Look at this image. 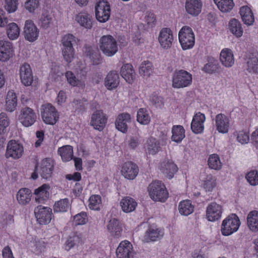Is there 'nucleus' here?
Wrapping results in <instances>:
<instances>
[{
  "label": "nucleus",
  "mask_w": 258,
  "mask_h": 258,
  "mask_svg": "<svg viewBox=\"0 0 258 258\" xmlns=\"http://www.w3.org/2000/svg\"><path fill=\"white\" fill-rule=\"evenodd\" d=\"M78 39L74 35L68 34L61 39L60 47L64 59L68 62H71L74 58L75 50L73 45L77 42Z\"/></svg>",
  "instance_id": "f257e3e1"
},
{
  "label": "nucleus",
  "mask_w": 258,
  "mask_h": 258,
  "mask_svg": "<svg viewBox=\"0 0 258 258\" xmlns=\"http://www.w3.org/2000/svg\"><path fill=\"white\" fill-rule=\"evenodd\" d=\"M150 198L155 201L165 202L168 197V192L165 185L160 181H154L148 187Z\"/></svg>",
  "instance_id": "f03ea898"
},
{
  "label": "nucleus",
  "mask_w": 258,
  "mask_h": 258,
  "mask_svg": "<svg viewBox=\"0 0 258 258\" xmlns=\"http://www.w3.org/2000/svg\"><path fill=\"white\" fill-rule=\"evenodd\" d=\"M99 48L106 56H113L118 51L116 39L110 35H104L99 40Z\"/></svg>",
  "instance_id": "7ed1b4c3"
},
{
  "label": "nucleus",
  "mask_w": 258,
  "mask_h": 258,
  "mask_svg": "<svg viewBox=\"0 0 258 258\" xmlns=\"http://www.w3.org/2000/svg\"><path fill=\"white\" fill-rule=\"evenodd\" d=\"M192 75L188 72L180 70L175 71L172 77V86L180 89L189 86L192 83Z\"/></svg>",
  "instance_id": "20e7f679"
},
{
  "label": "nucleus",
  "mask_w": 258,
  "mask_h": 258,
  "mask_svg": "<svg viewBox=\"0 0 258 258\" xmlns=\"http://www.w3.org/2000/svg\"><path fill=\"white\" fill-rule=\"evenodd\" d=\"M240 225L238 217L235 214L228 216L222 222L221 231L224 236H229L236 232Z\"/></svg>",
  "instance_id": "39448f33"
},
{
  "label": "nucleus",
  "mask_w": 258,
  "mask_h": 258,
  "mask_svg": "<svg viewBox=\"0 0 258 258\" xmlns=\"http://www.w3.org/2000/svg\"><path fill=\"white\" fill-rule=\"evenodd\" d=\"M41 114L43 121L46 124L53 125L58 120L59 114L50 103L41 106Z\"/></svg>",
  "instance_id": "423d86ee"
},
{
  "label": "nucleus",
  "mask_w": 258,
  "mask_h": 258,
  "mask_svg": "<svg viewBox=\"0 0 258 258\" xmlns=\"http://www.w3.org/2000/svg\"><path fill=\"white\" fill-rule=\"evenodd\" d=\"M179 40L183 49L192 48L195 44V35L191 28L188 26H183L178 34Z\"/></svg>",
  "instance_id": "0eeeda50"
},
{
  "label": "nucleus",
  "mask_w": 258,
  "mask_h": 258,
  "mask_svg": "<svg viewBox=\"0 0 258 258\" xmlns=\"http://www.w3.org/2000/svg\"><path fill=\"white\" fill-rule=\"evenodd\" d=\"M96 17L98 21L104 23L108 20L110 15V8L108 2L104 0L98 2L95 7Z\"/></svg>",
  "instance_id": "6e6552de"
},
{
  "label": "nucleus",
  "mask_w": 258,
  "mask_h": 258,
  "mask_svg": "<svg viewBox=\"0 0 258 258\" xmlns=\"http://www.w3.org/2000/svg\"><path fill=\"white\" fill-rule=\"evenodd\" d=\"M34 213L40 224H48L51 220L52 210L49 207L39 206L35 208Z\"/></svg>",
  "instance_id": "1a4fd4ad"
},
{
  "label": "nucleus",
  "mask_w": 258,
  "mask_h": 258,
  "mask_svg": "<svg viewBox=\"0 0 258 258\" xmlns=\"http://www.w3.org/2000/svg\"><path fill=\"white\" fill-rule=\"evenodd\" d=\"M24 152L23 146L22 144L16 141H10L7 147L6 157L14 159H17L21 157Z\"/></svg>",
  "instance_id": "9d476101"
},
{
  "label": "nucleus",
  "mask_w": 258,
  "mask_h": 258,
  "mask_svg": "<svg viewBox=\"0 0 258 258\" xmlns=\"http://www.w3.org/2000/svg\"><path fill=\"white\" fill-rule=\"evenodd\" d=\"M164 235L163 231L156 225L149 226L143 236L142 241L144 242L156 241L160 239Z\"/></svg>",
  "instance_id": "9b49d317"
},
{
  "label": "nucleus",
  "mask_w": 258,
  "mask_h": 258,
  "mask_svg": "<svg viewBox=\"0 0 258 258\" xmlns=\"http://www.w3.org/2000/svg\"><path fill=\"white\" fill-rule=\"evenodd\" d=\"M107 117L102 110L95 111L91 116L90 125L95 130L102 131L105 126Z\"/></svg>",
  "instance_id": "f8f14e48"
},
{
  "label": "nucleus",
  "mask_w": 258,
  "mask_h": 258,
  "mask_svg": "<svg viewBox=\"0 0 258 258\" xmlns=\"http://www.w3.org/2000/svg\"><path fill=\"white\" fill-rule=\"evenodd\" d=\"M19 118L24 126L29 127L35 122L36 115L32 109L25 107L21 109Z\"/></svg>",
  "instance_id": "ddd939ff"
},
{
  "label": "nucleus",
  "mask_w": 258,
  "mask_h": 258,
  "mask_svg": "<svg viewBox=\"0 0 258 258\" xmlns=\"http://www.w3.org/2000/svg\"><path fill=\"white\" fill-rule=\"evenodd\" d=\"M159 42L161 46L164 49H168L172 45L174 40L173 32L168 28L161 29L158 37Z\"/></svg>",
  "instance_id": "4468645a"
},
{
  "label": "nucleus",
  "mask_w": 258,
  "mask_h": 258,
  "mask_svg": "<svg viewBox=\"0 0 258 258\" xmlns=\"http://www.w3.org/2000/svg\"><path fill=\"white\" fill-rule=\"evenodd\" d=\"M39 30L31 20L25 21L24 35L25 39L30 42L35 41L38 37Z\"/></svg>",
  "instance_id": "2eb2a0df"
},
{
  "label": "nucleus",
  "mask_w": 258,
  "mask_h": 258,
  "mask_svg": "<svg viewBox=\"0 0 258 258\" xmlns=\"http://www.w3.org/2000/svg\"><path fill=\"white\" fill-rule=\"evenodd\" d=\"M116 253L117 258H133L134 253L132 244L126 240L121 242Z\"/></svg>",
  "instance_id": "dca6fc26"
},
{
  "label": "nucleus",
  "mask_w": 258,
  "mask_h": 258,
  "mask_svg": "<svg viewBox=\"0 0 258 258\" xmlns=\"http://www.w3.org/2000/svg\"><path fill=\"white\" fill-rule=\"evenodd\" d=\"M205 120L206 117L204 114L201 112L196 113L193 116L190 125L192 132L196 134L203 133Z\"/></svg>",
  "instance_id": "f3484780"
},
{
  "label": "nucleus",
  "mask_w": 258,
  "mask_h": 258,
  "mask_svg": "<svg viewBox=\"0 0 258 258\" xmlns=\"http://www.w3.org/2000/svg\"><path fill=\"white\" fill-rule=\"evenodd\" d=\"M50 187L48 184H43L35 190V201L38 204H44L49 198Z\"/></svg>",
  "instance_id": "a211bd4d"
},
{
  "label": "nucleus",
  "mask_w": 258,
  "mask_h": 258,
  "mask_svg": "<svg viewBox=\"0 0 258 258\" xmlns=\"http://www.w3.org/2000/svg\"><path fill=\"white\" fill-rule=\"evenodd\" d=\"M14 55V50L11 42L6 40H0V60L6 61Z\"/></svg>",
  "instance_id": "6ab92c4d"
},
{
  "label": "nucleus",
  "mask_w": 258,
  "mask_h": 258,
  "mask_svg": "<svg viewBox=\"0 0 258 258\" xmlns=\"http://www.w3.org/2000/svg\"><path fill=\"white\" fill-rule=\"evenodd\" d=\"M215 126L219 133H227L230 127L229 118L223 113L217 114L215 117Z\"/></svg>",
  "instance_id": "aec40b11"
},
{
  "label": "nucleus",
  "mask_w": 258,
  "mask_h": 258,
  "mask_svg": "<svg viewBox=\"0 0 258 258\" xmlns=\"http://www.w3.org/2000/svg\"><path fill=\"white\" fill-rule=\"evenodd\" d=\"M20 76L21 82L25 86H30L33 81L32 72L28 63L23 64L20 69Z\"/></svg>",
  "instance_id": "412c9836"
},
{
  "label": "nucleus",
  "mask_w": 258,
  "mask_h": 258,
  "mask_svg": "<svg viewBox=\"0 0 258 258\" xmlns=\"http://www.w3.org/2000/svg\"><path fill=\"white\" fill-rule=\"evenodd\" d=\"M138 166L132 162L124 163L121 168V174L126 179H133L138 175Z\"/></svg>",
  "instance_id": "4be33fe9"
},
{
  "label": "nucleus",
  "mask_w": 258,
  "mask_h": 258,
  "mask_svg": "<svg viewBox=\"0 0 258 258\" xmlns=\"http://www.w3.org/2000/svg\"><path fill=\"white\" fill-rule=\"evenodd\" d=\"M131 122V115L127 113H122L116 117L115 122V127L119 131L125 133L127 131L128 123Z\"/></svg>",
  "instance_id": "5701e85b"
},
{
  "label": "nucleus",
  "mask_w": 258,
  "mask_h": 258,
  "mask_svg": "<svg viewBox=\"0 0 258 258\" xmlns=\"http://www.w3.org/2000/svg\"><path fill=\"white\" fill-rule=\"evenodd\" d=\"M222 208L216 203H211L207 208V217L209 221H215L221 217Z\"/></svg>",
  "instance_id": "b1692460"
},
{
  "label": "nucleus",
  "mask_w": 258,
  "mask_h": 258,
  "mask_svg": "<svg viewBox=\"0 0 258 258\" xmlns=\"http://www.w3.org/2000/svg\"><path fill=\"white\" fill-rule=\"evenodd\" d=\"M161 171L169 179L172 178L177 171L176 165L171 160H166L160 164L159 167Z\"/></svg>",
  "instance_id": "393cba45"
},
{
  "label": "nucleus",
  "mask_w": 258,
  "mask_h": 258,
  "mask_svg": "<svg viewBox=\"0 0 258 258\" xmlns=\"http://www.w3.org/2000/svg\"><path fill=\"white\" fill-rule=\"evenodd\" d=\"M68 83L73 87H84L85 86V76H76L72 72L67 71L65 74Z\"/></svg>",
  "instance_id": "a878e982"
},
{
  "label": "nucleus",
  "mask_w": 258,
  "mask_h": 258,
  "mask_svg": "<svg viewBox=\"0 0 258 258\" xmlns=\"http://www.w3.org/2000/svg\"><path fill=\"white\" fill-rule=\"evenodd\" d=\"M75 20L81 26L90 29L93 25V18L86 12H80L75 17Z\"/></svg>",
  "instance_id": "bb28decb"
},
{
  "label": "nucleus",
  "mask_w": 258,
  "mask_h": 258,
  "mask_svg": "<svg viewBox=\"0 0 258 258\" xmlns=\"http://www.w3.org/2000/svg\"><path fill=\"white\" fill-rule=\"evenodd\" d=\"M119 83V77L117 72L112 71L106 76L105 79V86L108 90L116 88Z\"/></svg>",
  "instance_id": "cd10ccee"
},
{
  "label": "nucleus",
  "mask_w": 258,
  "mask_h": 258,
  "mask_svg": "<svg viewBox=\"0 0 258 258\" xmlns=\"http://www.w3.org/2000/svg\"><path fill=\"white\" fill-rule=\"evenodd\" d=\"M32 192L30 189L28 188H22L18 191L16 198L19 205L25 206L28 204L31 201Z\"/></svg>",
  "instance_id": "c85d7f7f"
},
{
  "label": "nucleus",
  "mask_w": 258,
  "mask_h": 258,
  "mask_svg": "<svg viewBox=\"0 0 258 258\" xmlns=\"http://www.w3.org/2000/svg\"><path fill=\"white\" fill-rule=\"evenodd\" d=\"M120 74L123 78L130 84H132L136 78V73L133 66L126 63L122 66L120 69Z\"/></svg>",
  "instance_id": "c756f323"
},
{
  "label": "nucleus",
  "mask_w": 258,
  "mask_h": 258,
  "mask_svg": "<svg viewBox=\"0 0 258 258\" xmlns=\"http://www.w3.org/2000/svg\"><path fill=\"white\" fill-rule=\"evenodd\" d=\"M220 59L222 64L226 68L231 67L234 63L232 51L228 48L223 49L220 55Z\"/></svg>",
  "instance_id": "7c9ffc66"
},
{
  "label": "nucleus",
  "mask_w": 258,
  "mask_h": 258,
  "mask_svg": "<svg viewBox=\"0 0 258 258\" xmlns=\"http://www.w3.org/2000/svg\"><path fill=\"white\" fill-rule=\"evenodd\" d=\"M201 0H186L185 9L187 12L194 16H197L201 11Z\"/></svg>",
  "instance_id": "2f4dec72"
},
{
  "label": "nucleus",
  "mask_w": 258,
  "mask_h": 258,
  "mask_svg": "<svg viewBox=\"0 0 258 258\" xmlns=\"http://www.w3.org/2000/svg\"><path fill=\"white\" fill-rule=\"evenodd\" d=\"M82 242V234L77 232H73L66 242V249L69 250L74 246L81 244Z\"/></svg>",
  "instance_id": "473e14b6"
},
{
  "label": "nucleus",
  "mask_w": 258,
  "mask_h": 258,
  "mask_svg": "<svg viewBox=\"0 0 258 258\" xmlns=\"http://www.w3.org/2000/svg\"><path fill=\"white\" fill-rule=\"evenodd\" d=\"M240 14L243 23L247 26L253 24L254 18L251 9L247 6H243L240 9Z\"/></svg>",
  "instance_id": "72a5a7b5"
},
{
  "label": "nucleus",
  "mask_w": 258,
  "mask_h": 258,
  "mask_svg": "<svg viewBox=\"0 0 258 258\" xmlns=\"http://www.w3.org/2000/svg\"><path fill=\"white\" fill-rule=\"evenodd\" d=\"M52 169L53 165L50 160L45 159L41 162L39 173L43 178L47 179L51 177Z\"/></svg>",
  "instance_id": "f704fd0d"
},
{
  "label": "nucleus",
  "mask_w": 258,
  "mask_h": 258,
  "mask_svg": "<svg viewBox=\"0 0 258 258\" xmlns=\"http://www.w3.org/2000/svg\"><path fill=\"white\" fill-rule=\"evenodd\" d=\"M120 205L124 212L130 213L136 209L137 203L132 198L126 197L121 200Z\"/></svg>",
  "instance_id": "c9c22d12"
},
{
  "label": "nucleus",
  "mask_w": 258,
  "mask_h": 258,
  "mask_svg": "<svg viewBox=\"0 0 258 258\" xmlns=\"http://www.w3.org/2000/svg\"><path fill=\"white\" fill-rule=\"evenodd\" d=\"M247 225L248 228L252 232L258 231V212H250L247 216Z\"/></svg>",
  "instance_id": "e433bc0d"
},
{
  "label": "nucleus",
  "mask_w": 258,
  "mask_h": 258,
  "mask_svg": "<svg viewBox=\"0 0 258 258\" xmlns=\"http://www.w3.org/2000/svg\"><path fill=\"white\" fill-rule=\"evenodd\" d=\"M107 229L110 234L116 237L121 235L122 228L118 220L114 218L111 219L107 225Z\"/></svg>",
  "instance_id": "4c0bfd02"
},
{
  "label": "nucleus",
  "mask_w": 258,
  "mask_h": 258,
  "mask_svg": "<svg viewBox=\"0 0 258 258\" xmlns=\"http://www.w3.org/2000/svg\"><path fill=\"white\" fill-rule=\"evenodd\" d=\"M247 70L249 73H258V53L249 54L247 61Z\"/></svg>",
  "instance_id": "58836bf2"
},
{
  "label": "nucleus",
  "mask_w": 258,
  "mask_h": 258,
  "mask_svg": "<svg viewBox=\"0 0 258 258\" xmlns=\"http://www.w3.org/2000/svg\"><path fill=\"white\" fill-rule=\"evenodd\" d=\"M17 105V98L15 93L13 91L8 92L6 101V109L9 112L14 111Z\"/></svg>",
  "instance_id": "ea45409f"
},
{
  "label": "nucleus",
  "mask_w": 258,
  "mask_h": 258,
  "mask_svg": "<svg viewBox=\"0 0 258 258\" xmlns=\"http://www.w3.org/2000/svg\"><path fill=\"white\" fill-rule=\"evenodd\" d=\"M230 31L236 37H240L243 34V29L240 22L235 19H231L229 22Z\"/></svg>",
  "instance_id": "a19ab883"
},
{
  "label": "nucleus",
  "mask_w": 258,
  "mask_h": 258,
  "mask_svg": "<svg viewBox=\"0 0 258 258\" xmlns=\"http://www.w3.org/2000/svg\"><path fill=\"white\" fill-rule=\"evenodd\" d=\"M172 140L177 143L181 142L185 137V131L181 125L173 126L172 129Z\"/></svg>",
  "instance_id": "79ce46f5"
},
{
  "label": "nucleus",
  "mask_w": 258,
  "mask_h": 258,
  "mask_svg": "<svg viewBox=\"0 0 258 258\" xmlns=\"http://www.w3.org/2000/svg\"><path fill=\"white\" fill-rule=\"evenodd\" d=\"M153 71V66L151 62L147 60L143 61L139 69V74L141 76L148 78L152 74Z\"/></svg>",
  "instance_id": "37998d69"
},
{
  "label": "nucleus",
  "mask_w": 258,
  "mask_h": 258,
  "mask_svg": "<svg viewBox=\"0 0 258 258\" xmlns=\"http://www.w3.org/2000/svg\"><path fill=\"white\" fill-rule=\"evenodd\" d=\"M179 213L184 216H188L194 211V206L189 200L181 201L178 206Z\"/></svg>",
  "instance_id": "c03bdc74"
},
{
  "label": "nucleus",
  "mask_w": 258,
  "mask_h": 258,
  "mask_svg": "<svg viewBox=\"0 0 258 258\" xmlns=\"http://www.w3.org/2000/svg\"><path fill=\"white\" fill-rule=\"evenodd\" d=\"M218 9L222 12H230L234 7L233 0H214Z\"/></svg>",
  "instance_id": "a18cd8bd"
},
{
  "label": "nucleus",
  "mask_w": 258,
  "mask_h": 258,
  "mask_svg": "<svg viewBox=\"0 0 258 258\" xmlns=\"http://www.w3.org/2000/svg\"><path fill=\"white\" fill-rule=\"evenodd\" d=\"M58 153L64 161H69L73 158V149L71 146L67 145L59 148Z\"/></svg>",
  "instance_id": "49530a36"
},
{
  "label": "nucleus",
  "mask_w": 258,
  "mask_h": 258,
  "mask_svg": "<svg viewBox=\"0 0 258 258\" xmlns=\"http://www.w3.org/2000/svg\"><path fill=\"white\" fill-rule=\"evenodd\" d=\"M7 34L11 40L16 39L20 35V29L15 23H10L8 25Z\"/></svg>",
  "instance_id": "de8ad7c7"
},
{
  "label": "nucleus",
  "mask_w": 258,
  "mask_h": 258,
  "mask_svg": "<svg viewBox=\"0 0 258 258\" xmlns=\"http://www.w3.org/2000/svg\"><path fill=\"white\" fill-rule=\"evenodd\" d=\"M137 120L142 124H148L151 120L148 111L146 109L140 108L137 112Z\"/></svg>",
  "instance_id": "09e8293b"
},
{
  "label": "nucleus",
  "mask_w": 258,
  "mask_h": 258,
  "mask_svg": "<svg viewBox=\"0 0 258 258\" xmlns=\"http://www.w3.org/2000/svg\"><path fill=\"white\" fill-rule=\"evenodd\" d=\"M147 150L150 154H156L160 150L159 142L155 138H150L147 141Z\"/></svg>",
  "instance_id": "8fccbe9b"
},
{
  "label": "nucleus",
  "mask_w": 258,
  "mask_h": 258,
  "mask_svg": "<svg viewBox=\"0 0 258 258\" xmlns=\"http://www.w3.org/2000/svg\"><path fill=\"white\" fill-rule=\"evenodd\" d=\"M70 207L68 199H63L55 202L53 207L54 211L55 212H66Z\"/></svg>",
  "instance_id": "3c124183"
},
{
  "label": "nucleus",
  "mask_w": 258,
  "mask_h": 258,
  "mask_svg": "<svg viewBox=\"0 0 258 258\" xmlns=\"http://www.w3.org/2000/svg\"><path fill=\"white\" fill-rule=\"evenodd\" d=\"M216 179L211 174L207 175L203 181V186L207 191H211L216 186Z\"/></svg>",
  "instance_id": "603ef678"
},
{
  "label": "nucleus",
  "mask_w": 258,
  "mask_h": 258,
  "mask_svg": "<svg viewBox=\"0 0 258 258\" xmlns=\"http://www.w3.org/2000/svg\"><path fill=\"white\" fill-rule=\"evenodd\" d=\"M208 165L210 168L215 170L221 169L222 163L219 156L216 154L210 155L208 159Z\"/></svg>",
  "instance_id": "864d4df0"
},
{
  "label": "nucleus",
  "mask_w": 258,
  "mask_h": 258,
  "mask_svg": "<svg viewBox=\"0 0 258 258\" xmlns=\"http://www.w3.org/2000/svg\"><path fill=\"white\" fill-rule=\"evenodd\" d=\"M89 207L94 210H99L101 206V199L99 195H93L89 199Z\"/></svg>",
  "instance_id": "5fc2aeb1"
},
{
  "label": "nucleus",
  "mask_w": 258,
  "mask_h": 258,
  "mask_svg": "<svg viewBox=\"0 0 258 258\" xmlns=\"http://www.w3.org/2000/svg\"><path fill=\"white\" fill-rule=\"evenodd\" d=\"M52 22V19L50 15L45 13L43 14L39 20V25L44 28H49Z\"/></svg>",
  "instance_id": "6e6d98bb"
},
{
  "label": "nucleus",
  "mask_w": 258,
  "mask_h": 258,
  "mask_svg": "<svg viewBox=\"0 0 258 258\" xmlns=\"http://www.w3.org/2000/svg\"><path fill=\"white\" fill-rule=\"evenodd\" d=\"M218 66L217 61L211 60L204 66L203 70L207 73L213 74L218 70Z\"/></svg>",
  "instance_id": "4d7b16f0"
},
{
  "label": "nucleus",
  "mask_w": 258,
  "mask_h": 258,
  "mask_svg": "<svg viewBox=\"0 0 258 258\" xmlns=\"http://www.w3.org/2000/svg\"><path fill=\"white\" fill-rule=\"evenodd\" d=\"M246 178L247 181L253 186L258 185V172L256 170H252L249 172Z\"/></svg>",
  "instance_id": "13d9d810"
},
{
  "label": "nucleus",
  "mask_w": 258,
  "mask_h": 258,
  "mask_svg": "<svg viewBox=\"0 0 258 258\" xmlns=\"http://www.w3.org/2000/svg\"><path fill=\"white\" fill-rule=\"evenodd\" d=\"M88 218L85 212H81L74 217V222L76 225H84L87 223Z\"/></svg>",
  "instance_id": "bf43d9fd"
},
{
  "label": "nucleus",
  "mask_w": 258,
  "mask_h": 258,
  "mask_svg": "<svg viewBox=\"0 0 258 258\" xmlns=\"http://www.w3.org/2000/svg\"><path fill=\"white\" fill-rule=\"evenodd\" d=\"M10 120L5 113H0V132H6V128L9 125Z\"/></svg>",
  "instance_id": "052dcab7"
},
{
  "label": "nucleus",
  "mask_w": 258,
  "mask_h": 258,
  "mask_svg": "<svg viewBox=\"0 0 258 258\" xmlns=\"http://www.w3.org/2000/svg\"><path fill=\"white\" fill-rule=\"evenodd\" d=\"M39 6V0H26L25 7L30 13H33Z\"/></svg>",
  "instance_id": "680f3d73"
},
{
  "label": "nucleus",
  "mask_w": 258,
  "mask_h": 258,
  "mask_svg": "<svg viewBox=\"0 0 258 258\" xmlns=\"http://www.w3.org/2000/svg\"><path fill=\"white\" fill-rule=\"evenodd\" d=\"M18 3L17 0H6L5 9L9 13L15 12Z\"/></svg>",
  "instance_id": "e2e57ef3"
},
{
  "label": "nucleus",
  "mask_w": 258,
  "mask_h": 258,
  "mask_svg": "<svg viewBox=\"0 0 258 258\" xmlns=\"http://www.w3.org/2000/svg\"><path fill=\"white\" fill-rule=\"evenodd\" d=\"M237 140L242 144L247 143L249 140L248 133L244 131L238 132L237 134Z\"/></svg>",
  "instance_id": "0e129e2a"
},
{
  "label": "nucleus",
  "mask_w": 258,
  "mask_h": 258,
  "mask_svg": "<svg viewBox=\"0 0 258 258\" xmlns=\"http://www.w3.org/2000/svg\"><path fill=\"white\" fill-rule=\"evenodd\" d=\"M71 105L75 109L76 111L83 110L85 108L83 102L78 100H74L71 103Z\"/></svg>",
  "instance_id": "69168bd1"
},
{
  "label": "nucleus",
  "mask_w": 258,
  "mask_h": 258,
  "mask_svg": "<svg viewBox=\"0 0 258 258\" xmlns=\"http://www.w3.org/2000/svg\"><path fill=\"white\" fill-rule=\"evenodd\" d=\"M36 136L38 140L36 141L35 143V146L36 147H38L40 146L44 140V132L43 131H37L36 133Z\"/></svg>",
  "instance_id": "338daca9"
},
{
  "label": "nucleus",
  "mask_w": 258,
  "mask_h": 258,
  "mask_svg": "<svg viewBox=\"0 0 258 258\" xmlns=\"http://www.w3.org/2000/svg\"><path fill=\"white\" fill-rule=\"evenodd\" d=\"M8 23V19L5 16V12L0 9V27H5Z\"/></svg>",
  "instance_id": "774afa93"
}]
</instances>
